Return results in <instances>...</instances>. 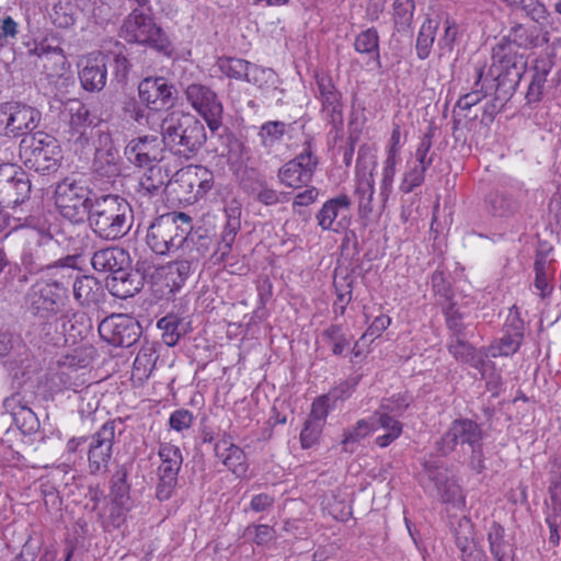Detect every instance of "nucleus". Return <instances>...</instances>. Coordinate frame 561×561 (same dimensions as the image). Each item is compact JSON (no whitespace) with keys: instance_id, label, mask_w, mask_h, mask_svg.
I'll list each match as a JSON object with an SVG mask.
<instances>
[{"instance_id":"f257e3e1","label":"nucleus","mask_w":561,"mask_h":561,"mask_svg":"<svg viewBox=\"0 0 561 561\" xmlns=\"http://www.w3.org/2000/svg\"><path fill=\"white\" fill-rule=\"evenodd\" d=\"M85 221L98 238L116 241L130 231L134 210L128 201L117 194H98Z\"/></svg>"},{"instance_id":"f03ea898","label":"nucleus","mask_w":561,"mask_h":561,"mask_svg":"<svg viewBox=\"0 0 561 561\" xmlns=\"http://www.w3.org/2000/svg\"><path fill=\"white\" fill-rule=\"evenodd\" d=\"M160 128L164 147L187 160L196 156L207 140L204 124L195 115L183 111L168 113Z\"/></svg>"},{"instance_id":"7ed1b4c3","label":"nucleus","mask_w":561,"mask_h":561,"mask_svg":"<svg viewBox=\"0 0 561 561\" xmlns=\"http://www.w3.org/2000/svg\"><path fill=\"white\" fill-rule=\"evenodd\" d=\"M96 195L81 180L67 176L56 184L55 206L62 218L83 224Z\"/></svg>"},{"instance_id":"20e7f679","label":"nucleus","mask_w":561,"mask_h":561,"mask_svg":"<svg viewBox=\"0 0 561 561\" xmlns=\"http://www.w3.org/2000/svg\"><path fill=\"white\" fill-rule=\"evenodd\" d=\"M119 36L127 43L149 46L167 56H171L172 46L164 31L154 19L139 9L133 10L123 21Z\"/></svg>"},{"instance_id":"39448f33","label":"nucleus","mask_w":561,"mask_h":561,"mask_svg":"<svg viewBox=\"0 0 561 561\" xmlns=\"http://www.w3.org/2000/svg\"><path fill=\"white\" fill-rule=\"evenodd\" d=\"M192 218L185 213H168L157 217L149 226L146 242L159 255L181 248L185 229H191Z\"/></svg>"},{"instance_id":"423d86ee","label":"nucleus","mask_w":561,"mask_h":561,"mask_svg":"<svg viewBox=\"0 0 561 561\" xmlns=\"http://www.w3.org/2000/svg\"><path fill=\"white\" fill-rule=\"evenodd\" d=\"M20 157L26 168L46 173L58 169L62 154L53 135L36 131L21 140Z\"/></svg>"},{"instance_id":"0eeeda50","label":"nucleus","mask_w":561,"mask_h":561,"mask_svg":"<svg viewBox=\"0 0 561 561\" xmlns=\"http://www.w3.org/2000/svg\"><path fill=\"white\" fill-rule=\"evenodd\" d=\"M214 186V174L204 165H188L176 171L168 187L180 202L195 203Z\"/></svg>"},{"instance_id":"6e6552de","label":"nucleus","mask_w":561,"mask_h":561,"mask_svg":"<svg viewBox=\"0 0 561 561\" xmlns=\"http://www.w3.org/2000/svg\"><path fill=\"white\" fill-rule=\"evenodd\" d=\"M24 300L25 308L32 316L47 321L64 311L68 297L65 296L64 290L54 287L49 280L42 279L28 288Z\"/></svg>"},{"instance_id":"1a4fd4ad","label":"nucleus","mask_w":561,"mask_h":561,"mask_svg":"<svg viewBox=\"0 0 561 561\" xmlns=\"http://www.w3.org/2000/svg\"><path fill=\"white\" fill-rule=\"evenodd\" d=\"M41 113L35 107L20 102L0 104V135L7 137L28 136L37 127Z\"/></svg>"},{"instance_id":"9d476101","label":"nucleus","mask_w":561,"mask_h":561,"mask_svg":"<svg viewBox=\"0 0 561 561\" xmlns=\"http://www.w3.org/2000/svg\"><path fill=\"white\" fill-rule=\"evenodd\" d=\"M103 341L115 347H130L141 336L140 323L125 313H112L105 317L98 327Z\"/></svg>"},{"instance_id":"9b49d317","label":"nucleus","mask_w":561,"mask_h":561,"mask_svg":"<svg viewBox=\"0 0 561 561\" xmlns=\"http://www.w3.org/2000/svg\"><path fill=\"white\" fill-rule=\"evenodd\" d=\"M121 420L105 422L91 437L88 448V468L90 474H105L113 455L116 424Z\"/></svg>"},{"instance_id":"f8f14e48","label":"nucleus","mask_w":561,"mask_h":561,"mask_svg":"<svg viewBox=\"0 0 561 561\" xmlns=\"http://www.w3.org/2000/svg\"><path fill=\"white\" fill-rule=\"evenodd\" d=\"M187 103L205 119L211 131L222 125L224 106L217 93L208 85L191 83L184 90Z\"/></svg>"},{"instance_id":"ddd939ff","label":"nucleus","mask_w":561,"mask_h":561,"mask_svg":"<svg viewBox=\"0 0 561 561\" xmlns=\"http://www.w3.org/2000/svg\"><path fill=\"white\" fill-rule=\"evenodd\" d=\"M28 174L12 163L0 164V205L16 207L30 198Z\"/></svg>"},{"instance_id":"4468645a","label":"nucleus","mask_w":561,"mask_h":561,"mask_svg":"<svg viewBox=\"0 0 561 561\" xmlns=\"http://www.w3.org/2000/svg\"><path fill=\"white\" fill-rule=\"evenodd\" d=\"M138 96L150 111H161L173 107L179 99V92L173 83L161 76H149L138 84Z\"/></svg>"},{"instance_id":"2eb2a0df","label":"nucleus","mask_w":561,"mask_h":561,"mask_svg":"<svg viewBox=\"0 0 561 561\" xmlns=\"http://www.w3.org/2000/svg\"><path fill=\"white\" fill-rule=\"evenodd\" d=\"M482 439L481 426L470 419L460 417L454 420L447 432L436 442V449L442 455H448L458 445L478 447Z\"/></svg>"},{"instance_id":"dca6fc26","label":"nucleus","mask_w":561,"mask_h":561,"mask_svg":"<svg viewBox=\"0 0 561 561\" xmlns=\"http://www.w3.org/2000/svg\"><path fill=\"white\" fill-rule=\"evenodd\" d=\"M317 84V99L321 103V113L332 124L336 133L343 128V102L342 94L333 83L332 78L321 71H314Z\"/></svg>"},{"instance_id":"f3484780","label":"nucleus","mask_w":561,"mask_h":561,"mask_svg":"<svg viewBox=\"0 0 561 561\" xmlns=\"http://www.w3.org/2000/svg\"><path fill=\"white\" fill-rule=\"evenodd\" d=\"M318 163V157L308 144L301 153L278 170L277 178L282 184L295 190L307 186L313 178Z\"/></svg>"},{"instance_id":"a211bd4d","label":"nucleus","mask_w":561,"mask_h":561,"mask_svg":"<svg viewBox=\"0 0 561 561\" xmlns=\"http://www.w3.org/2000/svg\"><path fill=\"white\" fill-rule=\"evenodd\" d=\"M163 137L159 138L156 135H145L131 139L126 148L125 156L128 161L139 168L153 165L154 162H160L164 158Z\"/></svg>"},{"instance_id":"6ab92c4d","label":"nucleus","mask_w":561,"mask_h":561,"mask_svg":"<svg viewBox=\"0 0 561 561\" xmlns=\"http://www.w3.org/2000/svg\"><path fill=\"white\" fill-rule=\"evenodd\" d=\"M58 250L59 244L50 234L42 236L36 243L24 249L21 264L31 274L47 271L51 268Z\"/></svg>"},{"instance_id":"aec40b11","label":"nucleus","mask_w":561,"mask_h":561,"mask_svg":"<svg viewBox=\"0 0 561 561\" xmlns=\"http://www.w3.org/2000/svg\"><path fill=\"white\" fill-rule=\"evenodd\" d=\"M477 78V84L482 81V89L485 90V93L493 90L495 102L505 104L514 95L523 76L512 71H492V67H490L485 78H483L482 70L478 69Z\"/></svg>"},{"instance_id":"412c9836","label":"nucleus","mask_w":561,"mask_h":561,"mask_svg":"<svg viewBox=\"0 0 561 561\" xmlns=\"http://www.w3.org/2000/svg\"><path fill=\"white\" fill-rule=\"evenodd\" d=\"M241 204L232 199L225 206L226 224L224 226L220 240L213 254L215 262H224L229 255L236 237L241 228Z\"/></svg>"},{"instance_id":"4be33fe9","label":"nucleus","mask_w":561,"mask_h":561,"mask_svg":"<svg viewBox=\"0 0 561 561\" xmlns=\"http://www.w3.org/2000/svg\"><path fill=\"white\" fill-rule=\"evenodd\" d=\"M101 148L95 149L93 171L102 178H116L122 173V157L110 134L100 135Z\"/></svg>"},{"instance_id":"5701e85b","label":"nucleus","mask_w":561,"mask_h":561,"mask_svg":"<svg viewBox=\"0 0 561 561\" xmlns=\"http://www.w3.org/2000/svg\"><path fill=\"white\" fill-rule=\"evenodd\" d=\"M352 201L346 194L328 199L317 213L316 219L323 230L339 231L351 211Z\"/></svg>"},{"instance_id":"b1692460","label":"nucleus","mask_w":561,"mask_h":561,"mask_svg":"<svg viewBox=\"0 0 561 561\" xmlns=\"http://www.w3.org/2000/svg\"><path fill=\"white\" fill-rule=\"evenodd\" d=\"M423 472L425 478L432 482L444 503H456L460 500V489L458 484L449 479L447 469L437 460H426L423 462Z\"/></svg>"},{"instance_id":"393cba45","label":"nucleus","mask_w":561,"mask_h":561,"mask_svg":"<svg viewBox=\"0 0 561 561\" xmlns=\"http://www.w3.org/2000/svg\"><path fill=\"white\" fill-rule=\"evenodd\" d=\"M553 61L549 56H540L530 67V80L525 93L526 105L536 107L543 99L547 77L551 72Z\"/></svg>"},{"instance_id":"a878e982","label":"nucleus","mask_w":561,"mask_h":561,"mask_svg":"<svg viewBox=\"0 0 561 561\" xmlns=\"http://www.w3.org/2000/svg\"><path fill=\"white\" fill-rule=\"evenodd\" d=\"M131 259L127 250L113 245L95 251L91 257V265L99 273H108L115 276L125 267H129Z\"/></svg>"},{"instance_id":"bb28decb","label":"nucleus","mask_w":561,"mask_h":561,"mask_svg":"<svg viewBox=\"0 0 561 561\" xmlns=\"http://www.w3.org/2000/svg\"><path fill=\"white\" fill-rule=\"evenodd\" d=\"M492 71H512L524 76L527 68V57L524 50L511 44L497 43L492 48Z\"/></svg>"},{"instance_id":"cd10ccee","label":"nucleus","mask_w":561,"mask_h":561,"mask_svg":"<svg viewBox=\"0 0 561 561\" xmlns=\"http://www.w3.org/2000/svg\"><path fill=\"white\" fill-rule=\"evenodd\" d=\"M184 241L181 242L182 256L187 257L190 262H194L198 265L201 260L206 257L215 242L211 236L206 231L185 229L183 233Z\"/></svg>"},{"instance_id":"c85d7f7f","label":"nucleus","mask_w":561,"mask_h":561,"mask_svg":"<svg viewBox=\"0 0 561 561\" xmlns=\"http://www.w3.org/2000/svg\"><path fill=\"white\" fill-rule=\"evenodd\" d=\"M80 255H66L60 259H56L51 268L47 271L50 272L49 283L56 287L57 289L64 290L65 296L68 297V287L75 282L76 276H79L80 267Z\"/></svg>"},{"instance_id":"c756f323","label":"nucleus","mask_w":561,"mask_h":561,"mask_svg":"<svg viewBox=\"0 0 561 561\" xmlns=\"http://www.w3.org/2000/svg\"><path fill=\"white\" fill-rule=\"evenodd\" d=\"M70 118H69V141H73L75 144L84 147L89 144L90 133L92 131L93 121L90 115L89 108L80 102H76L70 108Z\"/></svg>"},{"instance_id":"7c9ffc66","label":"nucleus","mask_w":561,"mask_h":561,"mask_svg":"<svg viewBox=\"0 0 561 561\" xmlns=\"http://www.w3.org/2000/svg\"><path fill=\"white\" fill-rule=\"evenodd\" d=\"M106 287L113 296L126 299L135 296L142 289V277L134 274L130 266L125 267L116 273L115 276L106 278Z\"/></svg>"},{"instance_id":"2f4dec72","label":"nucleus","mask_w":561,"mask_h":561,"mask_svg":"<svg viewBox=\"0 0 561 561\" xmlns=\"http://www.w3.org/2000/svg\"><path fill=\"white\" fill-rule=\"evenodd\" d=\"M170 178L168 171L158 164L148 165L140 176L137 193L140 197L151 198L159 195L163 190H169Z\"/></svg>"},{"instance_id":"473e14b6","label":"nucleus","mask_w":561,"mask_h":561,"mask_svg":"<svg viewBox=\"0 0 561 561\" xmlns=\"http://www.w3.org/2000/svg\"><path fill=\"white\" fill-rule=\"evenodd\" d=\"M73 297L83 307L100 304L104 298V290L101 283L93 276H76L72 284Z\"/></svg>"},{"instance_id":"72a5a7b5","label":"nucleus","mask_w":561,"mask_h":561,"mask_svg":"<svg viewBox=\"0 0 561 561\" xmlns=\"http://www.w3.org/2000/svg\"><path fill=\"white\" fill-rule=\"evenodd\" d=\"M214 450L216 457L233 473L241 476L247 472L245 454L229 437L218 440Z\"/></svg>"},{"instance_id":"f704fd0d","label":"nucleus","mask_w":561,"mask_h":561,"mask_svg":"<svg viewBox=\"0 0 561 561\" xmlns=\"http://www.w3.org/2000/svg\"><path fill=\"white\" fill-rule=\"evenodd\" d=\"M107 65L103 59L88 60L80 70L79 79L82 88L89 92H99L106 84Z\"/></svg>"},{"instance_id":"c9c22d12","label":"nucleus","mask_w":561,"mask_h":561,"mask_svg":"<svg viewBox=\"0 0 561 561\" xmlns=\"http://www.w3.org/2000/svg\"><path fill=\"white\" fill-rule=\"evenodd\" d=\"M448 351L457 360L468 363L474 368L479 369L482 374L484 373V366L486 365V360L467 341V333L461 334V337H451L448 344Z\"/></svg>"},{"instance_id":"e433bc0d","label":"nucleus","mask_w":561,"mask_h":561,"mask_svg":"<svg viewBox=\"0 0 561 561\" xmlns=\"http://www.w3.org/2000/svg\"><path fill=\"white\" fill-rule=\"evenodd\" d=\"M392 414L379 409L377 410L371 420V424H375V430L380 427L387 431L386 434L376 438V444L380 447H387L394 439H397L402 433V425L394 419Z\"/></svg>"},{"instance_id":"4c0bfd02","label":"nucleus","mask_w":561,"mask_h":561,"mask_svg":"<svg viewBox=\"0 0 561 561\" xmlns=\"http://www.w3.org/2000/svg\"><path fill=\"white\" fill-rule=\"evenodd\" d=\"M488 542L495 561H514L513 550L505 540V530L500 523L492 522L488 530Z\"/></svg>"},{"instance_id":"58836bf2","label":"nucleus","mask_w":561,"mask_h":561,"mask_svg":"<svg viewBox=\"0 0 561 561\" xmlns=\"http://www.w3.org/2000/svg\"><path fill=\"white\" fill-rule=\"evenodd\" d=\"M158 456L161 460V463L157 469L158 473L179 476L183 462V456L178 446L170 443H161Z\"/></svg>"},{"instance_id":"ea45409f","label":"nucleus","mask_w":561,"mask_h":561,"mask_svg":"<svg viewBox=\"0 0 561 561\" xmlns=\"http://www.w3.org/2000/svg\"><path fill=\"white\" fill-rule=\"evenodd\" d=\"M157 327L162 331V341L168 346L176 345L181 336L186 333L185 323L174 313L162 317Z\"/></svg>"},{"instance_id":"a19ab883","label":"nucleus","mask_w":561,"mask_h":561,"mask_svg":"<svg viewBox=\"0 0 561 561\" xmlns=\"http://www.w3.org/2000/svg\"><path fill=\"white\" fill-rule=\"evenodd\" d=\"M354 48L359 54L369 55L376 61L378 68H381L379 53V35L375 27L362 31L355 38Z\"/></svg>"},{"instance_id":"79ce46f5","label":"nucleus","mask_w":561,"mask_h":561,"mask_svg":"<svg viewBox=\"0 0 561 561\" xmlns=\"http://www.w3.org/2000/svg\"><path fill=\"white\" fill-rule=\"evenodd\" d=\"M485 207L493 216L505 217L513 215L518 209V204L512 196L495 191L486 195Z\"/></svg>"},{"instance_id":"37998d69","label":"nucleus","mask_w":561,"mask_h":561,"mask_svg":"<svg viewBox=\"0 0 561 561\" xmlns=\"http://www.w3.org/2000/svg\"><path fill=\"white\" fill-rule=\"evenodd\" d=\"M500 43L514 45L519 50H526L538 45V35L534 31H529L522 24H516L504 36Z\"/></svg>"},{"instance_id":"c03bdc74","label":"nucleus","mask_w":561,"mask_h":561,"mask_svg":"<svg viewBox=\"0 0 561 561\" xmlns=\"http://www.w3.org/2000/svg\"><path fill=\"white\" fill-rule=\"evenodd\" d=\"M130 486L127 483V471L125 468H119L111 479V502L125 505H131L129 495Z\"/></svg>"},{"instance_id":"a18cd8bd","label":"nucleus","mask_w":561,"mask_h":561,"mask_svg":"<svg viewBox=\"0 0 561 561\" xmlns=\"http://www.w3.org/2000/svg\"><path fill=\"white\" fill-rule=\"evenodd\" d=\"M226 147L227 152L224 156L227 157L228 163L236 170L241 169L249 160L248 148L232 134L227 135Z\"/></svg>"},{"instance_id":"49530a36","label":"nucleus","mask_w":561,"mask_h":561,"mask_svg":"<svg viewBox=\"0 0 561 561\" xmlns=\"http://www.w3.org/2000/svg\"><path fill=\"white\" fill-rule=\"evenodd\" d=\"M442 308L446 319V325L451 332V337H461V334H466V325L462 322L465 313L461 311L458 304L454 300H450L446 304H443Z\"/></svg>"},{"instance_id":"de8ad7c7","label":"nucleus","mask_w":561,"mask_h":561,"mask_svg":"<svg viewBox=\"0 0 561 561\" xmlns=\"http://www.w3.org/2000/svg\"><path fill=\"white\" fill-rule=\"evenodd\" d=\"M374 192V179L370 173L369 178L358 181L355 190V195L358 198V211L363 217H367L373 211Z\"/></svg>"},{"instance_id":"09e8293b","label":"nucleus","mask_w":561,"mask_h":561,"mask_svg":"<svg viewBox=\"0 0 561 561\" xmlns=\"http://www.w3.org/2000/svg\"><path fill=\"white\" fill-rule=\"evenodd\" d=\"M250 61L237 57H220L217 60L219 70L227 76L239 81H244Z\"/></svg>"},{"instance_id":"8fccbe9b","label":"nucleus","mask_w":561,"mask_h":561,"mask_svg":"<svg viewBox=\"0 0 561 561\" xmlns=\"http://www.w3.org/2000/svg\"><path fill=\"white\" fill-rule=\"evenodd\" d=\"M158 356L152 345L142 346L134 360V373L139 378H148L156 367Z\"/></svg>"},{"instance_id":"3c124183","label":"nucleus","mask_w":561,"mask_h":561,"mask_svg":"<svg viewBox=\"0 0 561 561\" xmlns=\"http://www.w3.org/2000/svg\"><path fill=\"white\" fill-rule=\"evenodd\" d=\"M252 193L255 199L265 206H274L289 201V193L277 192L270 187L265 181H259L257 187H253Z\"/></svg>"},{"instance_id":"603ef678","label":"nucleus","mask_w":561,"mask_h":561,"mask_svg":"<svg viewBox=\"0 0 561 561\" xmlns=\"http://www.w3.org/2000/svg\"><path fill=\"white\" fill-rule=\"evenodd\" d=\"M148 107L141 103V100H137L134 95H128L122 101V111L126 118L144 125L148 123Z\"/></svg>"},{"instance_id":"864d4df0","label":"nucleus","mask_w":561,"mask_h":561,"mask_svg":"<svg viewBox=\"0 0 561 561\" xmlns=\"http://www.w3.org/2000/svg\"><path fill=\"white\" fill-rule=\"evenodd\" d=\"M414 9V0H394L393 21L399 32L407 30L411 25Z\"/></svg>"},{"instance_id":"5fc2aeb1","label":"nucleus","mask_w":561,"mask_h":561,"mask_svg":"<svg viewBox=\"0 0 561 561\" xmlns=\"http://www.w3.org/2000/svg\"><path fill=\"white\" fill-rule=\"evenodd\" d=\"M131 505L110 502L107 514L102 518V526L105 530L117 529L126 522Z\"/></svg>"},{"instance_id":"6e6d98bb","label":"nucleus","mask_w":561,"mask_h":561,"mask_svg":"<svg viewBox=\"0 0 561 561\" xmlns=\"http://www.w3.org/2000/svg\"><path fill=\"white\" fill-rule=\"evenodd\" d=\"M437 24L432 20L423 23L416 38V53L420 59H425L430 56L432 45L435 38V30Z\"/></svg>"},{"instance_id":"4d7b16f0","label":"nucleus","mask_w":561,"mask_h":561,"mask_svg":"<svg viewBox=\"0 0 561 561\" xmlns=\"http://www.w3.org/2000/svg\"><path fill=\"white\" fill-rule=\"evenodd\" d=\"M196 267L197 264L190 262L187 257L182 255L176 261L170 263L168 268L173 286L181 287Z\"/></svg>"},{"instance_id":"13d9d810","label":"nucleus","mask_w":561,"mask_h":561,"mask_svg":"<svg viewBox=\"0 0 561 561\" xmlns=\"http://www.w3.org/2000/svg\"><path fill=\"white\" fill-rule=\"evenodd\" d=\"M286 133V124L280 121L264 123L259 130V137L264 147H272L279 141Z\"/></svg>"},{"instance_id":"bf43d9fd","label":"nucleus","mask_w":561,"mask_h":561,"mask_svg":"<svg viewBox=\"0 0 561 561\" xmlns=\"http://www.w3.org/2000/svg\"><path fill=\"white\" fill-rule=\"evenodd\" d=\"M522 340L503 333V336L495 340L489 347L488 354L491 357L511 356L515 354L522 344Z\"/></svg>"},{"instance_id":"052dcab7","label":"nucleus","mask_w":561,"mask_h":561,"mask_svg":"<svg viewBox=\"0 0 561 561\" xmlns=\"http://www.w3.org/2000/svg\"><path fill=\"white\" fill-rule=\"evenodd\" d=\"M275 77L276 75L273 69L250 62L244 81L259 88H263L265 85L273 84L275 82Z\"/></svg>"},{"instance_id":"680f3d73","label":"nucleus","mask_w":561,"mask_h":561,"mask_svg":"<svg viewBox=\"0 0 561 561\" xmlns=\"http://www.w3.org/2000/svg\"><path fill=\"white\" fill-rule=\"evenodd\" d=\"M323 337L327 342L332 344V352L334 355H342L350 346V341L342 332V327L339 324H331L328 327L323 331Z\"/></svg>"},{"instance_id":"e2e57ef3","label":"nucleus","mask_w":561,"mask_h":561,"mask_svg":"<svg viewBox=\"0 0 561 561\" xmlns=\"http://www.w3.org/2000/svg\"><path fill=\"white\" fill-rule=\"evenodd\" d=\"M431 280L434 294L440 298V305L454 300L448 275L444 271L436 270L432 274Z\"/></svg>"},{"instance_id":"0e129e2a","label":"nucleus","mask_w":561,"mask_h":561,"mask_svg":"<svg viewBox=\"0 0 561 561\" xmlns=\"http://www.w3.org/2000/svg\"><path fill=\"white\" fill-rule=\"evenodd\" d=\"M51 22L58 27H69L73 25V8L70 2H58L54 4L49 13Z\"/></svg>"},{"instance_id":"69168bd1","label":"nucleus","mask_w":561,"mask_h":561,"mask_svg":"<svg viewBox=\"0 0 561 561\" xmlns=\"http://www.w3.org/2000/svg\"><path fill=\"white\" fill-rule=\"evenodd\" d=\"M110 67L112 68L114 79L118 83H126L133 65L123 53H114L112 55Z\"/></svg>"},{"instance_id":"338daca9","label":"nucleus","mask_w":561,"mask_h":561,"mask_svg":"<svg viewBox=\"0 0 561 561\" xmlns=\"http://www.w3.org/2000/svg\"><path fill=\"white\" fill-rule=\"evenodd\" d=\"M427 169L424 165L413 163L412 167L404 173L402 182L400 184L401 192L408 194L411 193L415 187L420 186L424 182V175Z\"/></svg>"},{"instance_id":"774afa93","label":"nucleus","mask_w":561,"mask_h":561,"mask_svg":"<svg viewBox=\"0 0 561 561\" xmlns=\"http://www.w3.org/2000/svg\"><path fill=\"white\" fill-rule=\"evenodd\" d=\"M433 131L428 130L424 134L420 140V144L415 150V164L424 165L428 169L433 163L434 152H430L433 145Z\"/></svg>"}]
</instances>
